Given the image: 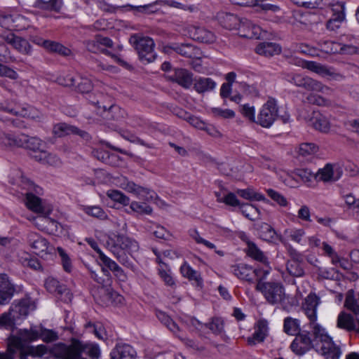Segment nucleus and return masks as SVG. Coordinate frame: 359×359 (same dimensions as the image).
Wrapping results in <instances>:
<instances>
[{
  "instance_id": "nucleus-1",
  "label": "nucleus",
  "mask_w": 359,
  "mask_h": 359,
  "mask_svg": "<svg viewBox=\"0 0 359 359\" xmlns=\"http://www.w3.org/2000/svg\"><path fill=\"white\" fill-rule=\"evenodd\" d=\"M84 347L81 342L74 339L70 345L58 343L52 347L46 345H39L32 347L30 353L34 356H42L49 353L47 359H80Z\"/></svg>"
},
{
  "instance_id": "nucleus-2",
  "label": "nucleus",
  "mask_w": 359,
  "mask_h": 359,
  "mask_svg": "<svg viewBox=\"0 0 359 359\" xmlns=\"http://www.w3.org/2000/svg\"><path fill=\"white\" fill-rule=\"evenodd\" d=\"M107 246L122 265L135 271V264L126 255L138 250L139 245L135 240L124 234H117L114 238H109Z\"/></svg>"
},
{
  "instance_id": "nucleus-3",
  "label": "nucleus",
  "mask_w": 359,
  "mask_h": 359,
  "mask_svg": "<svg viewBox=\"0 0 359 359\" xmlns=\"http://www.w3.org/2000/svg\"><path fill=\"white\" fill-rule=\"evenodd\" d=\"M25 204L28 209L38 214L35 217H27V219L32 221L38 229L46 232V226L48 225L50 215L53 211V205L46 201H43L39 196L32 192L26 194Z\"/></svg>"
},
{
  "instance_id": "nucleus-4",
  "label": "nucleus",
  "mask_w": 359,
  "mask_h": 359,
  "mask_svg": "<svg viewBox=\"0 0 359 359\" xmlns=\"http://www.w3.org/2000/svg\"><path fill=\"white\" fill-rule=\"evenodd\" d=\"M130 42L137 52L141 61L149 63L156 58L157 55L154 52L155 43L151 38L133 35L130 37Z\"/></svg>"
},
{
  "instance_id": "nucleus-5",
  "label": "nucleus",
  "mask_w": 359,
  "mask_h": 359,
  "mask_svg": "<svg viewBox=\"0 0 359 359\" xmlns=\"http://www.w3.org/2000/svg\"><path fill=\"white\" fill-rule=\"evenodd\" d=\"M289 62L291 65L307 69L323 77L329 76L337 81L341 80L344 78L342 74L335 72L332 68L328 67L316 62L306 61L294 57H291Z\"/></svg>"
},
{
  "instance_id": "nucleus-6",
  "label": "nucleus",
  "mask_w": 359,
  "mask_h": 359,
  "mask_svg": "<svg viewBox=\"0 0 359 359\" xmlns=\"http://www.w3.org/2000/svg\"><path fill=\"white\" fill-rule=\"evenodd\" d=\"M22 314V300L18 304L12 305L8 312L0 316V328L11 330V334H22L21 330H18L17 325L20 324L21 316Z\"/></svg>"
},
{
  "instance_id": "nucleus-7",
  "label": "nucleus",
  "mask_w": 359,
  "mask_h": 359,
  "mask_svg": "<svg viewBox=\"0 0 359 359\" xmlns=\"http://www.w3.org/2000/svg\"><path fill=\"white\" fill-rule=\"evenodd\" d=\"M256 289L263 294L266 301L271 304H278L284 299V287L280 283L259 280L256 285Z\"/></svg>"
},
{
  "instance_id": "nucleus-8",
  "label": "nucleus",
  "mask_w": 359,
  "mask_h": 359,
  "mask_svg": "<svg viewBox=\"0 0 359 359\" xmlns=\"http://www.w3.org/2000/svg\"><path fill=\"white\" fill-rule=\"evenodd\" d=\"M278 116L276 100L270 97L261 108L256 123L264 128H269Z\"/></svg>"
},
{
  "instance_id": "nucleus-9",
  "label": "nucleus",
  "mask_w": 359,
  "mask_h": 359,
  "mask_svg": "<svg viewBox=\"0 0 359 359\" xmlns=\"http://www.w3.org/2000/svg\"><path fill=\"white\" fill-rule=\"evenodd\" d=\"M22 359V333L11 334L7 339V349L0 352V359Z\"/></svg>"
},
{
  "instance_id": "nucleus-10",
  "label": "nucleus",
  "mask_w": 359,
  "mask_h": 359,
  "mask_svg": "<svg viewBox=\"0 0 359 359\" xmlns=\"http://www.w3.org/2000/svg\"><path fill=\"white\" fill-rule=\"evenodd\" d=\"M294 84L298 87L304 88L307 90L320 92L325 95H331L333 93L332 88L324 85L320 81L301 74H297V76H295Z\"/></svg>"
},
{
  "instance_id": "nucleus-11",
  "label": "nucleus",
  "mask_w": 359,
  "mask_h": 359,
  "mask_svg": "<svg viewBox=\"0 0 359 359\" xmlns=\"http://www.w3.org/2000/svg\"><path fill=\"white\" fill-rule=\"evenodd\" d=\"M120 186L126 191L133 194L139 198L145 201H153L156 198V194L154 191L140 186L135 184L134 181H121Z\"/></svg>"
},
{
  "instance_id": "nucleus-12",
  "label": "nucleus",
  "mask_w": 359,
  "mask_h": 359,
  "mask_svg": "<svg viewBox=\"0 0 359 359\" xmlns=\"http://www.w3.org/2000/svg\"><path fill=\"white\" fill-rule=\"evenodd\" d=\"M316 347L309 332H303L295 336L294 339L290 344L291 350L298 355L305 354L312 348Z\"/></svg>"
},
{
  "instance_id": "nucleus-13",
  "label": "nucleus",
  "mask_w": 359,
  "mask_h": 359,
  "mask_svg": "<svg viewBox=\"0 0 359 359\" xmlns=\"http://www.w3.org/2000/svg\"><path fill=\"white\" fill-rule=\"evenodd\" d=\"M53 134L57 137H62L70 134L78 135L86 141H88L91 138L90 135L86 131L65 123H60L54 125Z\"/></svg>"
},
{
  "instance_id": "nucleus-14",
  "label": "nucleus",
  "mask_w": 359,
  "mask_h": 359,
  "mask_svg": "<svg viewBox=\"0 0 359 359\" xmlns=\"http://www.w3.org/2000/svg\"><path fill=\"white\" fill-rule=\"evenodd\" d=\"M343 170L338 164L327 163L315 173V179L339 180L342 177Z\"/></svg>"
},
{
  "instance_id": "nucleus-15",
  "label": "nucleus",
  "mask_w": 359,
  "mask_h": 359,
  "mask_svg": "<svg viewBox=\"0 0 359 359\" xmlns=\"http://www.w3.org/2000/svg\"><path fill=\"white\" fill-rule=\"evenodd\" d=\"M39 336L45 342H51L57 339L58 336L55 332L50 330H45L39 333L36 327H31L29 330L24 329V341H32L36 339Z\"/></svg>"
},
{
  "instance_id": "nucleus-16",
  "label": "nucleus",
  "mask_w": 359,
  "mask_h": 359,
  "mask_svg": "<svg viewBox=\"0 0 359 359\" xmlns=\"http://www.w3.org/2000/svg\"><path fill=\"white\" fill-rule=\"evenodd\" d=\"M15 289L6 274H0V305L9 303L13 298Z\"/></svg>"
},
{
  "instance_id": "nucleus-17",
  "label": "nucleus",
  "mask_w": 359,
  "mask_h": 359,
  "mask_svg": "<svg viewBox=\"0 0 359 359\" xmlns=\"http://www.w3.org/2000/svg\"><path fill=\"white\" fill-rule=\"evenodd\" d=\"M103 271L106 272L107 275L109 274L107 270L103 269ZM91 277L99 284L102 285V290H103L109 301H110L111 303L116 301L119 303L121 302V301L123 300V297L118 294L114 290H113L110 287H108L109 283L110 282V278L108 276L107 278L104 279L101 277H99L98 275L95 272H92Z\"/></svg>"
},
{
  "instance_id": "nucleus-18",
  "label": "nucleus",
  "mask_w": 359,
  "mask_h": 359,
  "mask_svg": "<svg viewBox=\"0 0 359 359\" xmlns=\"http://www.w3.org/2000/svg\"><path fill=\"white\" fill-rule=\"evenodd\" d=\"M189 34L191 39L201 43H212L216 40L215 34L204 27L191 26Z\"/></svg>"
},
{
  "instance_id": "nucleus-19",
  "label": "nucleus",
  "mask_w": 359,
  "mask_h": 359,
  "mask_svg": "<svg viewBox=\"0 0 359 359\" xmlns=\"http://www.w3.org/2000/svg\"><path fill=\"white\" fill-rule=\"evenodd\" d=\"M238 31L241 37L248 39H258L261 34V28L246 18L241 19Z\"/></svg>"
},
{
  "instance_id": "nucleus-20",
  "label": "nucleus",
  "mask_w": 359,
  "mask_h": 359,
  "mask_svg": "<svg viewBox=\"0 0 359 359\" xmlns=\"http://www.w3.org/2000/svg\"><path fill=\"white\" fill-rule=\"evenodd\" d=\"M168 78L170 81L177 83L184 88H189L193 83L192 73L183 68L175 69Z\"/></svg>"
},
{
  "instance_id": "nucleus-21",
  "label": "nucleus",
  "mask_w": 359,
  "mask_h": 359,
  "mask_svg": "<svg viewBox=\"0 0 359 359\" xmlns=\"http://www.w3.org/2000/svg\"><path fill=\"white\" fill-rule=\"evenodd\" d=\"M32 41L38 45L43 46L48 52L57 53L62 56H69L72 53L69 48L56 41L43 40L41 38L35 39Z\"/></svg>"
},
{
  "instance_id": "nucleus-22",
  "label": "nucleus",
  "mask_w": 359,
  "mask_h": 359,
  "mask_svg": "<svg viewBox=\"0 0 359 359\" xmlns=\"http://www.w3.org/2000/svg\"><path fill=\"white\" fill-rule=\"evenodd\" d=\"M46 144L36 137H29L24 139V149L27 151V154L36 160V156L43 152Z\"/></svg>"
},
{
  "instance_id": "nucleus-23",
  "label": "nucleus",
  "mask_w": 359,
  "mask_h": 359,
  "mask_svg": "<svg viewBox=\"0 0 359 359\" xmlns=\"http://www.w3.org/2000/svg\"><path fill=\"white\" fill-rule=\"evenodd\" d=\"M27 243L36 255H41L48 250V241L40 235L32 233L27 236Z\"/></svg>"
},
{
  "instance_id": "nucleus-24",
  "label": "nucleus",
  "mask_w": 359,
  "mask_h": 359,
  "mask_svg": "<svg viewBox=\"0 0 359 359\" xmlns=\"http://www.w3.org/2000/svg\"><path fill=\"white\" fill-rule=\"evenodd\" d=\"M267 322L264 320H259L255 327V332L252 337L248 338V344L252 346L263 342L267 335Z\"/></svg>"
},
{
  "instance_id": "nucleus-25",
  "label": "nucleus",
  "mask_w": 359,
  "mask_h": 359,
  "mask_svg": "<svg viewBox=\"0 0 359 359\" xmlns=\"http://www.w3.org/2000/svg\"><path fill=\"white\" fill-rule=\"evenodd\" d=\"M319 303L320 299L316 294H310L305 299L303 309L311 323H314L317 320L316 311Z\"/></svg>"
},
{
  "instance_id": "nucleus-26",
  "label": "nucleus",
  "mask_w": 359,
  "mask_h": 359,
  "mask_svg": "<svg viewBox=\"0 0 359 359\" xmlns=\"http://www.w3.org/2000/svg\"><path fill=\"white\" fill-rule=\"evenodd\" d=\"M165 49H170L177 53L188 58L196 57L200 50L195 46L190 43L173 44L165 47Z\"/></svg>"
},
{
  "instance_id": "nucleus-27",
  "label": "nucleus",
  "mask_w": 359,
  "mask_h": 359,
  "mask_svg": "<svg viewBox=\"0 0 359 359\" xmlns=\"http://www.w3.org/2000/svg\"><path fill=\"white\" fill-rule=\"evenodd\" d=\"M231 271L238 278L241 280L248 282L253 281V276H255V270L245 264L241 263L233 265L231 267Z\"/></svg>"
},
{
  "instance_id": "nucleus-28",
  "label": "nucleus",
  "mask_w": 359,
  "mask_h": 359,
  "mask_svg": "<svg viewBox=\"0 0 359 359\" xmlns=\"http://www.w3.org/2000/svg\"><path fill=\"white\" fill-rule=\"evenodd\" d=\"M311 328L312 336L313 337V343L316 348H318L320 345L325 344L332 339V338L326 333L324 328L316 322H310Z\"/></svg>"
},
{
  "instance_id": "nucleus-29",
  "label": "nucleus",
  "mask_w": 359,
  "mask_h": 359,
  "mask_svg": "<svg viewBox=\"0 0 359 359\" xmlns=\"http://www.w3.org/2000/svg\"><path fill=\"white\" fill-rule=\"evenodd\" d=\"M316 349L319 351L326 359H339L341 354L340 348L335 345L332 339L327 342L325 341V344H323Z\"/></svg>"
},
{
  "instance_id": "nucleus-30",
  "label": "nucleus",
  "mask_w": 359,
  "mask_h": 359,
  "mask_svg": "<svg viewBox=\"0 0 359 359\" xmlns=\"http://www.w3.org/2000/svg\"><path fill=\"white\" fill-rule=\"evenodd\" d=\"M311 124L316 129L323 133H327L330 123L327 118L319 111H313L310 119Z\"/></svg>"
},
{
  "instance_id": "nucleus-31",
  "label": "nucleus",
  "mask_w": 359,
  "mask_h": 359,
  "mask_svg": "<svg viewBox=\"0 0 359 359\" xmlns=\"http://www.w3.org/2000/svg\"><path fill=\"white\" fill-rule=\"evenodd\" d=\"M255 52L260 55L272 57L278 55L281 52V48L276 43L262 42L257 46Z\"/></svg>"
},
{
  "instance_id": "nucleus-32",
  "label": "nucleus",
  "mask_w": 359,
  "mask_h": 359,
  "mask_svg": "<svg viewBox=\"0 0 359 359\" xmlns=\"http://www.w3.org/2000/svg\"><path fill=\"white\" fill-rule=\"evenodd\" d=\"M135 351L128 344L117 345L111 353L112 359H133Z\"/></svg>"
},
{
  "instance_id": "nucleus-33",
  "label": "nucleus",
  "mask_w": 359,
  "mask_h": 359,
  "mask_svg": "<svg viewBox=\"0 0 359 359\" xmlns=\"http://www.w3.org/2000/svg\"><path fill=\"white\" fill-rule=\"evenodd\" d=\"M325 8H329L332 11V17L342 20H346V6L344 2L325 0Z\"/></svg>"
},
{
  "instance_id": "nucleus-34",
  "label": "nucleus",
  "mask_w": 359,
  "mask_h": 359,
  "mask_svg": "<svg viewBox=\"0 0 359 359\" xmlns=\"http://www.w3.org/2000/svg\"><path fill=\"white\" fill-rule=\"evenodd\" d=\"M283 331L289 335L296 336L301 333L300 322L297 318L286 317L283 323Z\"/></svg>"
},
{
  "instance_id": "nucleus-35",
  "label": "nucleus",
  "mask_w": 359,
  "mask_h": 359,
  "mask_svg": "<svg viewBox=\"0 0 359 359\" xmlns=\"http://www.w3.org/2000/svg\"><path fill=\"white\" fill-rule=\"evenodd\" d=\"M180 271L183 276L187 278L190 280H194L197 286H202L203 279L200 273L194 270L189 265L187 264H183L180 268Z\"/></svg>"
},
{
  "instance_id": "nucleus-36",
  "label": "nucleus",
  "mask_w": 359,
  "mask_h": 359,
  "mask_svg": "<svg viewBox=\"0 0 359 359\" xmlns=\"http://www.w3.org/2000/svg\"><path fill=\"white\" fill-rule=\"evenodd\" d=\"M355 320L348 313L341 312L337 318V327L347 331H353Z\"/></svg>"
},
{
  "instance_id": "nucleus-37",
  "label": "nucleus",
  "mask_w": 359,
  "mask_h": 359,
  "mask_svg": "<svg viewBox=\"0 0 359 359\" xmlns=\"http://www.w3.org/2000/svg\"><path fill=\"white\" fill-rule=\"evenodd\" d=\"M36 156V161L43 164H48L52 166H58L62 162L60 158L54 154H51L44 150L43 152Z\"/></svg>"
},
{
  "instance_id": "nucleus-38",
  "label": "nucleus",
  "mask_w": 359,
  "mask_h": 359,
  "mask_svg": "<svg viewBox=\"0 0 359 359\" xmlns=\"http://www.w3.org/2000/svg\"><path fill=\"white\" fill-rule=\"evenodd\" d=\"M236 193L238 196L242 197L244 199L249 201H268L265 196L257 192L255 189L252 188H247L245 189H238Z\"/></svg>"
},
{
  "instance_id": "nucleus-39",
  "label": "nucleus",
  "mask_w": 359,
  "mask_h": 359,
  "mask_svg": "<svg viewBox=\"0 0 359 359\" xmlns=\"http://www.w3.org/2000/svg\"><path fill=\"white\" fill-rule=\"evenodd\" d=\"M215 87L216 83L210 78H200L194 83V88L199 93L212 90Z\"/></svg>"
},
{
  "instance_id": "nucleus-40",
  "label": "nucleus",
  "mask_w": 359,
  "mask_h": 359,
  "mask_svg": "<svg viewBox=\"0 0 359 359\" xmlns=\"http://www.w3.org/2000/svg\"><path fill=\"white\" fill-rule=\"evenodd\" d=\"M242 18L231 14L225 13L221 17V23L223 27L228 29H237Z\"/></svg>"
},
{
  "instance_id": "nucleus-41",
  "label": "nucleus",
  "mask_w": 359,
  "mask_h": 359,
  "mask_svg": "<svg viewBox=\"0 0 359 359\" xmlns=\"http://www.w3.org/2000/svg\"><path fill=\"white\" fill-rule=\"evenodd\" d=\"M35 5L41 9L58 12L63 5V1L62 0H36Z\"/></svg>"
},
{
  "instance_id": "nucleus-42",
  "label": "nucleus",
  "mask_w": 359,
  "mask_h": 359,
  "mask_svg": "<svg viewBox=\"0 0 359 359\" xmlns=\"http://www.w3.org/2000/svg\"><path fill=\"white\" fill-rule=\"evenodd\" d=\"M295 5L308 9H324L325 0H290Z\"/></svg>"
},
{
  "instance_id": "nucleus-43",
  "label": "nucleus",
  "mask_w": 359,
  "mask_h": 359,
  "mask_svg": "<svg viewBox=\"0 0 359 359\" xmlns=\"http://www.w3.org/2000/svg\"><path fill=\"white\" fill-rule=\"evenodd\" d=\"M344 306L347 309L352 311L355 315L359 314V294L358 297H355L353 290H348L344 302Z\"/></svg>"
},
{
  "instance_id": "nucleus-44",
  "label": "nucleus",
  "mask_w": 359,
  "mask_h": 359,
  "mask_svg": "<svg viewBox=\"0 0 359 359\" xmlns=\"http://www.w3.org/2000/svg\"><path fill=\"white\" fill-rule=\"evenodd\" d=\"M257 230L259 236L266 241H271L276 235L275 230L267 223L262 222L258 224Z\"/></svg>"
},
{
  "instance_id": "nucleus-45",
  "label": "nucleus",
  "mask_w": 359,
  "mask_h": 359,
  "mask_svg": "<svg viewBox=\"0 0 359 359\" xmlns=\"http://www.w3.org/2000/svg\"><path fill=\"white\" fill-rule=\"evenodd\" d=\"M156 316L158 319L175 334L180 333L179 326L165 312L158 311Z\"/></svg>"
},
{
  "instance_id": "nucleus-46",
  "label": "nucleus",
  "mask_w": 359,
  "mask_h": 359,
  "mask_svg": "<svg viewBox=\"0 0 359 359\" xmlns=\"http://www.w3.org/2000/svg\"><path fill=\"white\" fill-rule=\"evenodd\" d=\"M239 208L242 214L246 218L250 220L257 219L260 215L259 209L253 205L248 203H241Z\"/></svg>"
},
{
  "instance_id": "nucleus-47",
  "label": "nucleus",
  "mask_w": 359,
  "mask_h": 359,
  "mask_svg": "<svg viewBox=\"0 0 359 359\" xmlns=\"http://www.w3.org/2000/svg\"><path fill=\"white\" fill-rule=\"evenodd\" d=\"M247 254L254 259L262 263L267 262V257L263 252L260 250L255 243L252 242L248 243Z\"/></svg>"
},
{
  "instance_id": "nucleus-48",
  "label": "nucleus",
  "mask_w": 359,
  "mask_h": 359,
  "mask_svg": "<svg viewBox=\"0 0 359 359\" xmlns=\"http://www.w3.org/2000/svg\"><path fill=\"white\" fill-rule=\"evenodd\" d=\"M318 147L313 143H302L299 144L297 150L299 157L306 158L311 156L318 151Z\"/></svg>"
},
{
  "instance_id": "nucleus-49",
  "label": "nucleus",
  "mask_w": 359,
  "mask_h": 359,
  "mask_svg": "<svg viewBox=\"0 0 359 359\" xmlns=\"http://www.w3.org/2000/svg\"><path fill=\"white\" fill-rule=\"evenodd\" d=\"M306 101L309 104L320 107H327L330 106L332 104L330 100L315 93H309L306 97Z\"/></svg>"
},
{
  "instance_id": "nucleus-50",
  "label": "nucleus",
  "mask_w": 359,
  "mask_h": 359,
  "mask_svg": "<svg viewBox=\"0 0 359 359\" xmlns=\"http://www.w3.org/2000/svg\"><path fill=\"white\" fill-rule=\"evenodd\" d=\"M130 208L133 212L140 215H149L153 212V209L150 205L137 201H133L130 205Z\"/></svg>"
},
{
  "instance_id": "nucleus-51",
  "label": "nucleus",
  "mask_w": 359,
  "mask_h": 359,
  "mask_svg": "<svg viewBox=\"0 0 359 359\" xmlns=\"http://www.w3.org/2000/svg\"><path fill=\"white\" fill-rule=\"evenodd\" d=\"M287 270L291 276L294 277H301L304 274V269L299 261H288Z\"/></svg>"
},
{
  "instance_id": "nucleus-52",
  "label": "nucleus",
  "mask_w": 359,
  "mask_h": 359,
  "mask_svg": "<svg viewBox=\"0 0 359 359\" xmlns=\"http://www.w3.org/2000/svg\"><path fill=\"white\" fill-rule=\"evenodd\" d=\"M64 231V226L57 220L49 217L48 225L46 226V232L49 234L59 235Z\"/></svg>"
},
{
  "instance_id": "nucleus-53",
  "label": "nucleus",
  "mask_w": 359,
  "mask_h": 359,
  "mask_svg": "<svg viewBox=\"0 0 359 359\" xmlns=\"http://www.w3.org/2000/svg\"><path fill=\"white\" fill-rule=\"evenodd\" d=\"M162 264L163 265H161L158 269V275L164 281L165 285L168 286H173L175 283L171 275L170 269H168L165 264L162 263Z\"/></svg>"
},
{
  "instance_id": "nucleus-54",
  "label": "nucleus",
  "mask_w": 359,
  "mask_h": 359,
  "mask_svg": "<svg viewBox=\"0 0 359 359\" xmlns=\"http://www.w3.org/2000/svg\"><path fill=\"white\" fill-rule=\"evenodd\" d=\"M85 327L89 329V331L93 332L94 334L100 339L104 340L107 338L106 332L101 324H95L91 322H88L86 324Z\"/></svg>"
},
{
  "instance_id": "nucleus-55",
  "label": "nucleus",
  "mask_w": 359,
  "mask_h": 359,
  "mask_svg": "<svg viewBox=\"0 0 359 359\" xmlns=\"http://www.w3.org/2000/svg\"><path fill=\"white\" fill-rule=\"evenodd\" d=\"M204 325L215 334L222 333L224 330V321L220 318H212L211 322Z\"/></svg>"
},
{
  "instance_id": "nucleus-56",
  "label": "nucleus",
  "mask_w": 359,
  "mask_h": 359,
  "mask_svg": "<svg viewBox=\"0 0 359 359\" xmlns=\"http://www.w3.org/2000/svg\"><path fill=\"white\" fill-rule=\"evenodd\" d=\"M74 86L76 87V89L81 93H88L93 88L92 81L86 77H81L80 81Z\"/></svg>"
},
{
  "instance_id": "nucleus-57",
  "label": "nucleus",
  "mask_w": 359,
  "mask_h": 359,
  "mask_svg": "<svg viewBox=\"0 0 359 359\" xmlns=\"http://www.w3.org/2000/svg\"><path fill=\"white\" fill-rule=\"evenodd\" d=\"M36 308V299L32 296V294H25L24 295V316H27L29 311L35 310Z\"/></svg>"
},
{
  "instance_id": "nucleus-58",
  "label": "nucleus",
  "mask_w": 359,
  "mask_h": 359,
  "mask_svg": "<svg viewBox=\"0 0 359 359\" xmlns=\"http://www.w3.org/2000/svg\"><path fill=\"white\" fill-rule=\"evenodd\" d=\"M107 196L114 201L118 202L124 205L129 203V198L119 191L110 190L107 192Z\"/></svg>"
},
{
  "instance_id": "nucleus-59",
  "label": "nucleus",
  "mask_w": 359,
  "mask_h": 359,
  "mask_svg": "<svg viewBox=\"0 0 359 359\" xmlns=\"http://www.w3.org/2000/svg\"><path fill=\"white\" fill-rule=\"evenodd\" d=\"M86 48L88 51L92 53H103L106 55H110L109 50H106L104 48L100 47V44L98 43V40L96 38L94 40L88 41L86 43Z\"/></svg>"
},
{
  "instance_id": "nucleus-60",
  "label": "nucleus",
  "mask_w": 359,
  "mask_h": 359,
  "mask_svg": "<svg viewBox=\"0 0 359 359\" xmlns=\"http://www.w3.org/2000/svg\"><path fill=\"white\" fill-rule=\"evenodd\" d=\"M266 0H257V4L256 6L259 7L260 10L264 12L271 13H279L281 11V8L276 4L266 3Z\"/></svg>"
},
{
  "instance_id": "nucleus-61",
  "label": "nucleus",
  "mask_w": 359,
  "mask_h": 359,
  "mask_svg": "<svg viewBox=\"0 0 359 359\" xmlns=\"http://www.w3.org/2000/svg\"><path fill=\"white\" fill-rule=\"evenodd\" d=\"M57 251L60 257H61V261L64 270L68 273L71 272L72 266L71 260L67 254L66 253L65 250L61 247H57Z\"/></svg>"
},
{
  "instance_id": "nucleus-62",
  "label": "nucleus",
  "mask_w": 359,
  "mask_h": 359,
  "mask_svg": "<svg viewBox=\"0 0 359 359\" xmlns=\"http://www.w3.org/2000/svg\"><path fill=\"white\" fill-rule=\"evenodd\" d=\"M292 178L299 177L302 180H310L311 178H315V173L312 172L308 168H297L292 172Z\"/></svg>"
},
{
  "instance_id": "nucleus-63",
  "label": "nucleus",
  "mask_w": 359,
  "mask_h": 359,
  "mask_svg": "<svg viewBox=\"0 0 359 359\" xmlns=\"http://www.w3.org/2000/svg\"><path fill=\"white\" fill-rule=\"evenodd\" d=\"M63 285H60L59 281L54 278H48L45 281V287L48 291L51 293L59 292V290H62Z\"/></svg>"
},
{
  "instance_id": "nucleus-64",
  "label": "nucleus",
  "mask_w": 359,
  "mask_h": 359,
  "mask_svg": "<svg viewBox=\"0 0 359 359\" xmlns=\"http://www.w3.org/2000/svg\"><path fill=\"white\" fill-rule=\"evenodd\" d=\"M266 192L268 196L280 206L285 207L287 205V199L279 192L271 189H267Z\"/></svg>"
}]
</instances>
